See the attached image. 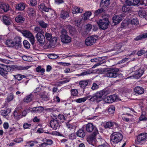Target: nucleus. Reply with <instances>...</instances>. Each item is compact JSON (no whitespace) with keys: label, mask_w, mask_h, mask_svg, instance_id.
I'll use <instances>...</instances> for the list:
<instances>
[{"label":"nucleus","mask_w":147,"mask_h":147,"mask_svg":"<svg viewBox=\"0 0 147 147\" xmlns=\"http://www.w3.org/2000/svg\"><path fill=\"white\" fill-rule=\"evenodd\" d=\"M25 3L21 2L18 4H17L16 6V8L19 11H22L25 8Z\"/></svg>","instance_id":"nucleus-21"},{"label":"nucleus","mask_w":147,"mask_h":147,"mask_svg":"<svg viewBox=\"0 0 147 147\" xmlns=\"http://www.w3.org/2000/svg\"><path fill=\"white\" fill-rule=\"evenodd\" d=\"M11 67L9 66L2 65H0V74L5 78H8V72L11 71Z\"/></svg>","instance_id":"nucleus-5"},{"label":"nucleus","mask_w":147,"mask_h":147,"mask_svg":"<svg viewBox=\"0 0 147 147\" xmlns=\"http://www.w3.org/2000/svg\"><path fill=\"white\" fill-rule=\"evenodd\" d=\"M41 98L42 100H49V97L45 95H42L41 96Z\"/></svg>","instance_id":"nucleus-63"},{"label":"nucleus","mask_w":147,"mask_h":147,"mask_svg":"<svg viewBox=\"0 0 147 147\" xmlns=\"http://www.w3.org/2000/svg\"><path fill=\"white\" fill-rule=\"evenodd\" d=\"M71 93L72 95L74 96H76L78 95V92L76 89H73L71 90Z\"/></svg>","instance_id":"nucleus-53"},{"label":"nucleus","mask_w":147,"mask_h":147,"mask_svg":"<svg viewBox=\"0 0 147 147\" xmlns=\"http://www.w3.org/2000/svg\"><path fill=\"white\" fill-rule=\"evenodd\" d=\"M48 57L51 59H55L58 57V56L55 54H50L48 55Z\"/></svg>","instance_id":"nucleus-49"},{"label":"nucleus","mask_w":147,"mask_h":147,"mask_svg":"<svg viewBox=\"0 0 147 147\" xmlns=\"http://www.w3.org/2000/svg\"><path fill=\"white\" fill-rule=\"evenodd\" d=\"M104 94V91L98 92L93 95L92 96H88L85 97L77 99L76 100V102L79 103L84 102L87 99L89 98V100L93 102L96 100L98 102L101 100L102 97Z\"/></svg>","instance_id":"nucleus-1"},{"label":"nucleus","mask_w":147,"mask_h":147,"mask_svg":"<svg viewBox=\"0 0 147 147\" xmlns=\"http://www.w3.org/2000/svg\"><path fill=\"white\" fill-rule=\"evenodd\" d=\"M92 73V71L90 70H88L81 73L80 74V76H84L86 75Z\"/></svg>","instance_id":"nucleus-56"},{"label":"nucleus","mask_w":147,"mask_h":147,"mask_svg":"<svg viewBox=\"0 0 147 147\" xmlns=\"http://www.w3.org/2000/svg\"><path fill=\"white\" fill-rule=\"evenodd\" d=\"M98 134V131L97 129H95L93 133L89 136L87 138V141L90 143V142L96 139V136Z\"/></svg>","instance_id":"nucleus-11"},{"label":"nucleus","mask_w":147,"mask_h":147,"mask_svg":"<svg viewBox=\"0 0 147 147\" xmlns=\"http://www.w3.org/2000/svg\"><path fill=\"white\" fill-rule=\"evenodd\" d=\"M30 67L28 66H19L18 67V69L19 70H26Z\"/></svg>","instance_id":"nucleus-54"},{"label":"nucleus","mask_w":147,"mask_h":147,"mask_svg":"<svg viewBox=\"0 0 147 147\" xmlns=\"http://www.w3.org/2000/svg\"><path fill=\"white\" fill-rule=\"evenodd\" d=\"M54 117H55V119L58 120V122L61 121H63L64 119V117L63 115L59 114L58 115L57 117L54 115Z\"/></svg>","instance_id":"nucleus-38"},{"label":"nucleus","mask_w":147,"mask_h":147,"mask_svg":"<svg viewBox=\"0 0 147 147\" xmlns=\"http://www.w3.org/2000/svg\"><path fill=\"white\" fill-rule=\"evenodd\" d=\"M14 42L12 40H6L5 42V44L9 47H13L14 46Z\"/></svg>","instance_id":"nucleus-34"},{"label":"nucleus","mask_w":147,"mask_h":147,"mask_svg":"<svg viewBox=\"0 0 147 147\" xmlns=\"http://www.w3.org/2000/svg\"><path fill=\"white\" fill-rule=\"evenodd\" d=\"M36 37L37 41L41 45H43L45 41V38L43 34H36Z\"/></svg>","instance_id":"nucleus-12"},{"label":"nucleus","mask_w":147,"mask_h":147,"mask_svg":"<svg viewBox=\"0 0 147 147\" xmlns=\"http://www.w3.org/2000/svg\"><path fill=\"white\" fill-rule=\"evenodd\" d=\"M15 79L18 80L20 81L23 78H25V76L24 75L21 74H18L14 76Z\"/></svg>","instance_id":"nucleus-44"},{"label":"nucleus","mask_w":147,"mask_h":147,"mask_svg":"<svg viewBox=\"0 0 147 147\" xmlns=\"http://www.w3.org/2000/svg\"><path fill=\"white\" fill-rule=\"evenodd\" d=\"M103 8H101L100 9H98L96 10L94 12L95 16H98L99 14H100L104 11Z\"/></svg>","instance_id":"nucleus-47"},{"label":"nucleus","mask_w":147,"mask_h":147,"mask_svg":"<svg viewBox=\"0 0 147 147\" xmlns=\"http://www.w3.org/2000/svg\"><path fill=\"white\" fill-rule=\"evenodd\" d=\"M21 32L24 36L29 39L32 45H34V44L35 43L34 37L30 31L22 30Z\"/></svg>","instance_id":"nucleus-7"},{"label":"nucleus","mask_w":147,"mask_h":147,"mask_svg":"<svg viewBox=\"0 0 147 147\" xmlns=\"http://www.w3.org/2000/svg\"><path fill=\"white\" fill-rule=\"evenodd\" d=\"M139 69V67L137 66H135L130 69V71H131L132 72H135V71H136Z\"/></svg>","instance_id":"nucleus-60"},{"label":"nucleus","mask_w":147,"mask_h":147,"mask_svg":"<svg viewBox=\"0 0 147 147\" xmlns=\"http://www.w3.org/2000/svg\"><path fill=\"white\" fill-rule=\"evenodd\" d=\"M16 21L18 23H22L24 22V18L21 15H18L15 18Z\"/></svg>","instance_id":"nucleus-29"},{"label":"nucleus","mask_w":147,"mask_h":147,"mask_svg":"<svg viewBox=\"0 0 147 147\" xmlns=\"http://www.w3.org/2000/svg\"><path fill=\"white\" fill-rule=\"evenodd\" d=\"M85 28L88 31H90L92 28V26L91 24H87L86 25Z\"/></svg>","instance_id":"nucleus-62"},{"label":"nucleus","mask_w":147,"mask_h":147,"mask_svg":"<svg viewBox=\"0 0 147 147\" xmlns=\"http://www.w3.org/2000/svg\"><path fill=\"white\" fill-rule=\"evenodd\" d=\"M27 12L30 16H33L35 14L34 9L32 8H28L27 10Z\"/></svg>","instance_id":"nucleus-36"},{"label":"nucleus","mask_w":147,"mask_h":147,"mask_svg":"<svg viewBox=\"0 0 147 147\" xmlns=\"http://www.w3.org/2000/svg\"><path fill=\"white\" fill-rule=\"evenodd\" d=\"M140 0H126V2L129 5H139V3Z\"/></svg>","instance_id":"nucleus-16"},{"label":"nucleus","mask_w":147,"mask_h":147,"mask_svg":"<svg viewBox=\"0 0 147 147\" xmlns=\"http://www.w3.org/2000/svg\"><path fill=\"white\" fill-rule=\"evenodd\" d=\"M44 110V108L42 106L34 107L32 108V111L34 113H41Z\"/></svg>","instance_id":"nucleus-24"},{"label":"nucleus","mask_w":147,"mask_h":147,"mask_svg":"<svg viewBox=\"0 0 147 147\" xmlns=\"http://www.w3.org/2000/svg\"><path fill=\"white\" fill-rule=\"evenodd\" d=\"M30 4L32 6H35L37 4L36 0H30Z\"/></svg>","instance_id":"nucleus-59"},{"label":"nucleus","mask_w":147,"mask_h":147,"mask_svg":"<svg viewBox=\"0 0 147 147\" xmlns=\"http://www.w3.org/2000/svg\"><path fill=\"white\" fill-rule=\"evenodd\" d=\"M144 72V71L143 69H139L138 70L135 71L134 73V76L137 79L139 78L142 75Z\"/></svg>","instance_id":"nucleus-15"},{"label":"nucleus","mask_w":147,"mask_h":147,"mask_svg":"<svg viewBox=\"0 0 147 147\" xmlns=\"http://www.w3.org/2000/svg\"><path fill=\"white\" fill-rule=\"evenodd\" d=\"M19 109H20V108L17 107L16 108V110L14 112V116L17 117L20 115L21 113L19 111Z\"/></svg>","instance_id":"nucleus-51"},{"label":"nucleus","mask_w":147,"mask_h":147,"mask_svg":"<svg viewBox=\"0 0 147 147\" xmlns=\"http://www.w3.org/2000/svg\"><path fill=\"white\" fill-rule=\"evenodd\" d=\"M33 97V95L30 94L29 95L25 97L24 99V100L25 102H28L31 101Z\"/></svg>","instance_id":"nucleus-31"},{"label":"nucleus","mask_w":147,"mask_h":147,"mask_svg":"<svg viewBox=\"0 0 147 147\" xmlns=\"http://www.w3.org/2000/svg\"><path fill=\"white\" fill-rule=\"evenodd\" d=\"M76 134L78 137L83 138L85 136V133L84 130L82 129H80L77 132Z\"/></svg>","instance_id":"nucleus-27"},{"label":"nucleus","mask_w":147,"mask_h":147,"mask_svg":"<svg viewBox=\"0 0 147 147\" xmlns=\"http://www.w3.org/2000/svg\"><path fill=\"white\" fill-rule=\"evenodd\" d=\"M99 88V86L97 85L96 84L94 83L92 84V86L91 87V89L93 90H96Z\"/></svg>","instance_id":"nucleus-57"},{"label":"nucleus","mask_w":147,"mask_h":147,"mask_svg":"<svg viewBox=\"0 0 147 147\" xmlns=\"http://www.w3.org/2000/svg\"><path fill=\"white\" fill-rule=\"evenodd\" d=\"M40 7L43 11H45L47 13V15L48 17L51 18L54 16L55 12L51 8H47L45 6V5L43 4L40 5Z\"/></svg>","instance_id":"nucleus-8"},{"label":"nucleus","mask_w":147,"mask_h":147,"mask_svg":"<svg viewBox=\"0 0 147 147\" xmlns=\"http://www.w3.org/2000/svg\"><path fill=\"white\" fill-rule=\"evenodd\" d=\"M147 38V33H145L138 36L134 38L135 40H138Z\"/></svg>","instance_id":"nucleus-28"},{"label":"nucleus","mask_w":147,"mask_h":147,"mask_svg":"<svg viewBox=\"0 0 147 147\" xmlns=\"http://www.w3.org/2000/svg\"><path fill=\"white\" fill-rule=\"evenodd\" d=\"M99 28L102 30H105L107 28L109 24L108 18L100 20L97 22Z\"/></svg>","instance_id":"nucleus-6"},{"label":"nucleus","mask_w":147,"mask_h":147,"mask_svg":"<svg viewBox=\"0 0 147 147\" xmlns=\"http://www.w3.org/2000/svg\"><path fill=\"white\" fill-rule=\"evenodd\" d=\"M57 38L55 37H53L49 41V45L50 47H52L54 46L56 44L57 41Z\"/></svg>","instance_id":"nucleus-22"},{"label":"nucleus","mask_w":147,"mask_h":147,"mask_svg":"<svg viewBox=\"0 0 147 147\" xmlns=\"http://www.w3.org/2000/svg\"><path fill=\"white\" fill-rule=\"evenodd\" d=\"M113 122L110 121L107 122L104 125V127L105 128H109L112 127Z\"/></svg>","instance_id":"nucleus-46"},{"label":"nucleus","mask_w":147,"mask_h":147,"mask_svg":"<svg viewBox=\"0 0 147 147\" xmlns=\"http://www.w3.org/2000/svg\"><path fill=\"white\" fill-rule=\"evenodd\" d=\"M85 128L86 131L90 133L92 131H94L95 129H97L96 126H94L92 123H89L85 125Z\"/></svg>","instance_id":"nucleus-14"},{"label":"nucleus","mask_w":147,"mask_h":147,"mask_svg":"<svg viewBox=\"0 0 147 147\" xmlns=\"http://www.w3.org/2000/svg\"><path fill=\"white\" fill-rule=\"evenodd\" d=\"M14 46L13 47L14 48L17 49L18 50L19 49H20L22 46V45L20 44H18L17 43L14 42Z\"/></svg>","instance_id":"nucleus-52"},{"label":"nucleus","mask_w":147,"mask_h":147,"mask_svg":"<svg viewBox=\"0 0 147 147\" xmlns=\"http://www.w3.org/2000/svg\"><path fill=\"white\" fill-rule=\"evenodd\" d=\"M72 11L73 14H77L78 13H81L83 10L77 6H75L73 8Z\"/></svg>","instance_id":"nucleus-26"},{"label":"nucleus","mask_w":147,"mask_h":147,"mask_svg":"<svg viewBox=\"0 0 147 147\" xmlns=\"http://www.w3.org/2000/svg\"><path fill=\"white\" fill-rule=\"evenodd\" d=\"M88 82L86 81H81L79 84L80 86L83 88H84L88 85Z\"/></svg>","instance_id":"nucleus-42"},{"label":"nucleus","mask_w":147,"mask_h":147,"mask_svg":"<svg viewBox=\"0 0 147 147\" xmlns=\"http://www.w3.org/2000/svg\"><path fill=\"white\" fill-rule=\"evenodd\" d=\"M147 139V133H142L137 136V140L138 143L142 144L145 142Z\"/></svg>","instance_id":"nucleus-10"},{"label":"nucleus","mask_w":147,"mask_h":147,"mask_svg":"<svg viewBox=\"0 0 147 147\" xmlns=\"http://www.w3.org/2000/svg\"><path fill=\"white\" fill-rule=\"evenodd\" d=\"M121 19V18L118 16H115L113 18V22L115 25L119 23Z\"/></svg>","instance_id":"nucleus-25"},{"label":"nucleus","mask_w":147,"mask_h":147,"mask_svg":"<svg viewBox=\"0 0 147 147\" xmlns=\"http://www.w3.org/2000/svg\"><path fill=\"white\" fill-rule=\"evenodd\" d=\"M134 92L136 94H143L144 92V90L143 88L140 86H137L134 89Z\"/></svg>","instance_id":"nucleus-18"},{"label":"nucleus","mask_w":147,"mask_h":147,"mask_svg":"<svg viewBox=\"0 0 147 147\" xmlns=\"http://www.w3.org/2000/svg\"><path fill=\"white\" fill-rule=\"evenodd\" d=\"M145 51L144 50H140L137 53V55L138 56H140L143 54L145 53Z\"/></svg>","instance_id":"nucleus-61"},{"label":"nucleus","mask_w":147,"mask_h":147,"mask_svg":"<svg viewBox=\"0 0 147 147\" xmlns=\"http://www.w3.org/2000/svg\"><path fill=\"white\" fill-rule=\"evenodd\" d=\"M36 71L38 72H41V74L43 75L44 74V72L45 71V70L44 68H42L40 66H38L36 69Z\"/></svg>","instance_id":"nucleus-39"},{"label":"nucleus","mask_w":147,"mask_h":147,"mask_svg":"<svg viewBox=\"0 0 147 147\" xmlns=\"http://www.w3.org/2000/svg\"><path fill=\"white\" fill-rule=\"evenodd\" d=\"M110 0H102L100 4V7L105 8L108 7L110 4Z\"/></svg>","instance_id":"nucleus-17"},{"label":"nucleus","mask_w":147,"mask_h":147,"mask_svg":"<svg viewBox=\"0 0 147 147\" xmlns=\"http://www.w3.org/2000/svg\"><path fill=\"white\" fill-rule=\"evenodd\" d=\"M98 37L96 36H92L87 37L85 40V44L87 46H91L95 43Z\"/></svg>","instance_id":"nucleus-9"},{"label":"nucleus","mask_w":147,"mask_h":147,"mask_svg":"<svg viewBox=\"0 0 147 147\" xmlns=\"http://www.w3.org/2000/svg\"><path fill=\"white\" fill-rule=\"evenodd\" d=\"M111 103L115 101L117 98V96L115 95H112L109 96Z\"/></svg>","instance_id":"nucleus-48"},{"label":"nucleus","mask_w":147,"mask_h":147,"mask_svg":"<svg viewBox=\"0 0 147 147\" xmlns=\"http://www.w3.org/2000/svg\"><path fill=\"white\" fill-rule=\"evenodd\" d=\"M3 23L6 25H11V20L8 17L4 16H3Z\"/></svg>","instance_id":"nucleus-19"},{"label":"nucleus","mask_w":147,"mask_h":147,"mask_svg":"<svg viewBox=\"0 0 147 147\" xmlns=\"http://www.w3.org/2000/svg\"><path fill=\"white\" fill-rule=\"evenodd\" d=\"M15 43L21 44V39L20 37L18 36L16 37L15 38Z\"/></svg>","instance_id":"nucleus-58"},{"label":"nucleus","mask_w":147,"mask_h":147,"mask_svg":"<svg viewBox=\"0 0 147 147\" xmlns=\"http://www.w3.org/2000/svg\"><path fill=\"white\" fill-rule=\"evenodd\" d=\"M45 37L46 39L49 41L51 40L53 36H52L51 33H49L46 32L45 34Z\"/></svg>","instance_id":"nucleus-45"},{"label":"nucleus","mask_w":147,"mask_h":147,"mask_svg":"<svg viewBox=\"0 0 147 147\" xmlns=\"http://www.w3.org/2000/svg\"><path fill=\"white\" fill-rule=\"evenodd\" d=\"M131 23L132 25H137L139 24V22L137 18H135L131 20Z\"/></svg>","instance_id":"nucleus-43"},{"label":"nucleus","mask_w":147,"mask_h":147,"mask_svg":"<svg viewBox=\"0 0 147 147\" xmlns=\"http://www.w3.org/2000/svg\"><path fill=\"white\" fill-rule=\"evenodd\" d=\"M60 16L62 19H66L69 17V11L64 10L62 11L61 13Z\"/></svg>","instance_id":"nucleus-23"},{"label":"nucleus","mask_w":147,"mask_h":147,"mask_svg":"<svg viewBox=\"0 0 147 147\" xmlns=\"http://www.w3.org/2000/svg\"><path fill=\"white\" fill-rule=\"evenodd\" d=\"M60 35L61 41L63 43L68 44L71 41V38L68 34L67 30L63 29L61 31Z\"/></svg>","instance_id":"nucleus-3"},{"label":"nucleus","mask_w":147,"mask_h":147,"mask_svg":"<svg viewBox=\"0 0 147 147\" xmlns=\"http://www.w3.org/2000/svg\"><path fill=\"white\" fill-rule=\"evenodd\" d=\"M116 130L113 131V133L111 136V140L113 144H116L121 142L123 139L122 135L118 132L115 131Z\"/></svg>","instance_id":"nucleus-4"},{"label":"nucleus","mask_w":147,"mask_h":147,"mask_svg":"<svg viewBox=\"0 0 147 147\" xmlns=\"http://www.w3.org/2000/svg\"><path fill=\"white\" fill-rule=\"evenodd\" d=\"M24 47L26 49H28L30 47V45L28 42L26 40H24L23 42Z\"/></svg>","instance_id":"nucleus-50"},{"label":"nucleus","mask_w":147,"mask_h":147,"mask_svg":"<svg viewBox=\"0 0 147 147\" xmlns=\"http://www.w3.org/2000/svg\"><path fill=\"white\" fill-rule=\"evenodd\" d=\"M115 111V107L113 105L110 106L108 108V112L110 115H113Z\"/></svg>","instance_id":"nucleus-30"},{"label":"nucleus","mask_w":147,"mask_h":147,"mask_svg":"<svg viewBox=\"0 0 147 147\" xmlns=\"http://www.w3.org/2000/svg\"><path fill=\"white\" fill-rule=\"evenodd\" d=\"M104 100L106 103H111L110 99V98L109 96H108L105 98H104Z\"/></svg>","instance_id":"nucleus-64"},{"label":"nucleus","mask_w":147,"mask_h":147,"mask_svg":"<svg viewBox=\"0 0 147 147\" xmlns=\"http://www.w3.org/2000/svg\"><path fill=\"white\" fill-rule=\"evenodd\" d=\"M119 69L117 68H110L105 71V76L110 78H116L119 75Z\"/></svg>","instance_id":"nucleus-2"},{"label":"nucleus","mask_w":147,"mask_h":147,"mask_svg":"<svg viewBox=\"0 0 147 147\" xmlns=\"http://www.w3.org/2000/svg\"><path fill=\"white\" fill-rule=\"evenodd\" d=\"M91 13L90 11L86 12L84 15V20H86L90 16Z\"/></svg>","instance_id":"nucleus-41"},{"label":"nucleus","mask_w":147,"mask_h":147,"mask_svg":"<svg viewBox=\"0 0 147 147\" xmlns=\"http://www.w3.org/2000/svg\"><path fill=\"white\" fill-rule=\"evenodd\" d=\"M128 5H125L123 6L122 7V10L123 12H127L130 10L129 7Z\"/></svg>","instance_id":"nucleus-55"},{"label":"nucleus","mask_w":147,"mask_h":147,"mask_svg":"<svg viewBox=\"0 0 147 147\" xmlns=\"http://www.w3.org/2000/svg\"><path fill=\"white\" fill-rule=\"evenodd\" d=\"M14 98V95L12 93L9 94L7 98L6 99V102H9L12 100Z\"/></svg>","instance_id":"nucleus-33"},{"label":"nucleus","mask_w":147,"mask_h":147,"mask_svg":"<svg viewBox=\"0 0 147 147\" xmlns=\"http://www.w3.org/2000/svg\"><path fill=\"white\" fill-rule=\"evenodd\" d=\"M38 23L39 25L43 28H47L49 25L48 24L45 23L42 20L39 21Z\"/></svg>","instance_id":"nucleus-32"},{"label":"nucleus","mask_w":147,"mask_h":147,"mask_svg":"<svg viewBox=\"0 0 147 147\" xmlns=\"http://www.w3.org/2000/svg\"><path fill=\"white\" fill-rule=\"evenodd\" d=\"M9 5L7 3H1L0 4V8L2 9L4 12H7L9 10Z\"/></svg>","instance_id":"nucleus-20"},{"label":"nucleus","mask_w":147,"mask_h":147,"mask_svg":"<svg viewBox=\"0 0 147 147\" xmlns=\"http://www.w3.org/2000/svg\"><path fill=\"white\" fill-rule=\"evenodd\" d=\"M51 127L54 129H56L59 127V124L58 120L53 118L50 122Z\"/></svg>","instance_id":"nucleus-13"},{"label":"nucleus","mask_w":147,"mask_h":147,"mask_svg":"<svg viewBox=\"0 0 147 147\" xmlns=\"http://www.w3.org/2000/svg\"><path fill=\"white\" fill-rule=\"evenodd\" d=\"M70 121L66 123V126L67 128L71 130L75 127V125L73 123H70Z\"/></svg>","instance_id":"nucleus-40"},{"label":"nucleus","mask_w":147,"mask_h":147,"mask_svg":"<svg viewBox=\"0 0 147 147\" xmlns=\"http://www.w3.org/2000/svg\"><path fill=\"white\" fill-rule=\"evenodd\" d=\"M34 31L36 33H37L36 34H43L44 33V32L42 29L38 27H35Z\"/></svg>","instance_id":"nucleus-35"},{"label":"nucleus","mask_w":147,"mask_h":147,"mask_svg":"<svg viewBox=\"0 0 147 147\" xmlns=\"http://www.w3.org/2000/svg\"><path fill=\"white\" fill-rule=\"evenodd\" d=\"M11 110L9 109H7L6 110H3L1 111V115L3 116H6L7 115L8 113H10Z\"/></svg>","instance_id":"nucleus-37"}]
</instances>
